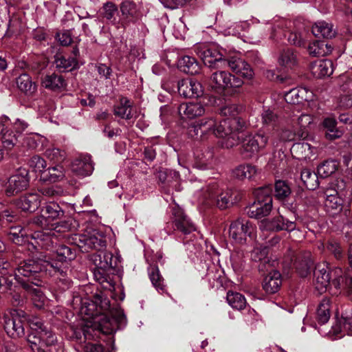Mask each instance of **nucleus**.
<instances>
[{
	"label": "nucleus",
	"mask_w": 352,
	"mask_h": 352,
	"mask_svg": "<svg viewBox=\"0 0 352 352\" xmlns=\"http://www.w3.org/2000/svg\"><path fill=\"white\" fill-rule=\"evenodd\" d=\"M297 273L301 277H306L311 272L313 260L310 252H305L297 255L294 263Z\"/></svg>",
	"instance_id": "28"
},
{
	"label": "nucleus",
	"mask_w": 352,
	"mask_h": 352,
	"mask_svg": "<svg viewBox=\"0 0 352 352\" xmlns=\"http://www.w3.org/2000/svg\"><path fill=\"white\" fill-rule=\"evenodd\" d=\"M36 245L43 249L50 250L54 248L56 243V237L52 236L50 233L37 232L33 235Z\"/></svg>",
	"instance_id": "41"
},
{
	"label": "nucleus",
	"mask_w": 352,
	"mask_h": 352,
	"mask_svg": "<svg viewBox=\"0 0 352 352\" xmlns=\"http://www.w3.org/2000/svg\"><path fill=\"white\" fill-rule=\"evenodd\" d=\"M228 304L236 310H241L246 307L245 297L238 292H228L226 297Z\"/></svg>",
	"instance_id": "50"
},
{
	"label": "nucleus",
	"mask_w": 352,
	"mask_h": 352,
	"mask_svg": "<svg viewBox=\"0 0 352 352\" xmlns=\"http://www.w3.org/2000/svg\"><path fill=\"white\" fill-rule=\"evenodd\" d=\"M132 109L133 102L126 97H121L118 104L113 107V113L122 119L130 120L133 118Z\"/></svg>",
	"instance_id": "36"
},
{
	"label": "nucleus",
	"mask_w": 352,
	"mask_h": 352,
	"mask_svg": "<svg viewBox=\"0 0 352 352\" xmlns=\"http://www.w3.org/2000/svg\"><path fill=\"white\" fill-rule=\"evenodd\" d=\"M56 254L57 255L58 261L54 260L48 261L56 262L58 266H61L67 272V269L63 266V263H67L75 259L76 256V250L65 245H60L56 249ZM46 261H44L43 263H38V264H45V262ZM54 276H57V278H58L60 281H62L65 287H69L70 281L68 278H67V274L64 278L61 276L60 274Z\"/></svg>",
	"instance_id": "14"
},
{
	"label": "nucleus",
	"mask_w": 352,
	"mask_h": 352,
	"mask_svg": "<svg viewBox=\"0 0 352 352\" xmlns=\"http://www.w3.org/2000/svg\"><path fill=\"white\" fill-rule=\"evenodd\" d=\"M217 121L213 118H205L188 128V134L193 138L203 140L210 135H214Z\"/></svg>",
	"instance_id": "11"
},
{
	"label": "nucleus",
	"mask_w": 352,
	"mask_h": 352,
	"mask_svg": "<svg viewBox=\"0 0 352 352\" xmlns=\"http://www.w3.org/2000/svg\"><path fill=\"white\" fill-rule=\"evenodd\" d=\"M314 98L313 91L306 87L292 89L285 94V100L290 104H301L303 102L312 101Z\"/></svg>",
	"instance_id": "22"
},
{
	"label": "nucleus",
	"mask_w": 352,
	"mask_h": 352,
	"mask_svg": "<svg viewBox=\"0 0 352 352\" xmlns=\"http://www.w3.org/2000/svg\"><path fill=\"white\" fill-rule=\"evenodd\" d=\"M291 192V188L286 182L278 180L275 183L274 196L278 199H285L290 195Z\"/></svg>",
	"instance_id": "54"
},
{
	"label": "nucleus",
	"mask_w": 352,
	"mask_h": 352,
	"mask_svg": "<svg viewBox=\"0 0 352 352\" xmlns=\"http://www.w3.org/2000/svg\"><path fill=\"white\" fill-rule=\"evenodd\" d=\"M41 204L40 195L37 193H28L15 201V205L23 211L33 212Z\"/></svg>",
	"instance_id": "27"
},
{
	"label": "nucleus",
	"mask_w": 352,
	"mask_h": 352,
	"mask_svg": "<svg viewBox=\"0 0 352 352\" xmlns=\"http://www.w3.org/2000/svg\"><path fill=\"white\" fill-rule=\"evenodd\" d=\"M117 13L118 7L111 1L104 3L100 10L101 16L110 21L111 24L116 25V28L118 26V22H116V15Z\"/></svg>",
	"instance_id": "48"
},
{
	"label": "nucleus",
	"mask_w": 352,
	"mask_h": 352,
	"mask_svg": "<svg viewBox=\"0 0 352 352\" xmlns=\"http://www.w3.org/2000/svg\"><path fill=\"white\" fill-rule=\"evenodd\" d=\"M351 186H348L343 179H336L331 187L327 190H334L336 194L344 199L349 197Z\"/></svg>",
	"instance_id": "58"
},
{
	"label": "nucleus",
	"mask_w": 352,
	"mask_h": 352,
	"mask_svg": "<svg viewBox=\"0 0 352 352\" xmlns=\"http://www.w3.org/2000/svg\"><path fill=\"white\" fill-rule=\"evenodd\" d=\"M149 278L154 287L161 293L166 292V285L164 280L160 274V270L157 266H150L148 269Z\"/></svg>",
	"instance_id": "43"
},
{
	"label": "nucleus",
	"mask_w": 352,
	"mask_h": 352,
	"mask_svg": "<svg viewBox=\"0 0 352 352\" xmlns=\"http://www.w3.org/2000/svg\"><path fill=\"white\" fill-rule=\"evenodd\" d=\"M337 122L333 118H327L323 121V126L326 129L325 137L329 140L340 138L342 132L336 127Z\"/></svg>",
	"instance_id": "45"
},
{
	"label": "nucleus",
	"mask_w": 352,
	"mask_h": 352,
	"mask_svg": "<svg viewBox=\"0 0 352 352\" xmlns=\"http://www.w3.org/2000/svg\"><path fill=\"white\" fill-rule=\"evenodd\" d=\"M79 55L78 49L74 47L72 55L66 57L62 54H57L55 58V64L58 69L62 71H72L78 65L77 57Z\"/></svg>",
	"instance_id": "30"
},
{
	"label": "nucleus",
	"mask_w": 352,
	"mask_h": 352,
	"mask_svg": "<svg viewBox=\"0 0 352 352\" xmlns=\"http://www.w3.org/2000/svg\"><path fill=\"white\" fill-rule=\"evenodd\" d=\"M121 17L118 21L117 29L124 30L131 23L135 21L137 8L136 5L129 0L123 1L120 6Z\"/></svg>",
	"instance_id": "21"
},
{
	"label": "nucleus",
	"mask_w": 352,
	"mask_h": 352,
	"mask_svg": "<svg viewBox=\"0 0 352 352\" xmlns=\"http://www.w3.org/2000/svg\"><path fill=\"white\" fill-rule=\"evenodd\" d=\"M229 67L233 72L248 79H251L254 75L250 65L240 58L226 59L225 67Z\"/></svg>",
	"instance_id": "24"
},
{
	"label": "nucleus",
	"mask_w": 352,
	"mask_h": 352,
	"mask_svg": "<svg viewBox=\"0 0 352 352\" xmlns=\"http://www.w3.org/2000/svg\"><path fill=\"white\" fill-rule=\"evenodd\" d=\"M25 235L24 230L21 226L11 227L8 234L9 240L19 245L25 243Z\"/></svg>",
	"instance_id": "56"
},
{
	"label": "nucleus",
	"mask_w": 352,
	"mask_h": 352,
	"mask_svg": "<svg viewBox=\"0 0 352 352\" xmlns=\"http://www.w3.org/2000/svg\"><path fill=\"white\" fill-rule=\"evenodd\" d=\"M338 163L336 160H327L318 166V175L326 178L333 174L338 169Z\"/></svg>",
	"instance_id": "49"
},
{
	"label": "nucleus",
	"mask_w": 352,
	"mask_h": 352,
	"mask_svg": "<svg viewBox=\"0 0 352 352\" xmlns=\"http://www.w3.org/2000/svg\"><path fill=\"white\" fill-rule=\"evenodd\" d=\"M278 61L281 65L292 67L296 63V56L294 54L292 49L287 48L281 52Z\"/></svg>",
	"instance_id": "53"
},
{
	"label": "nucleus",
	"mask_w": 352,
	"mask_h": 352,
	"mask_svg": "<svg viewBox=\"0 0 352 352\" xmlns=\"http://www.w3.org/2000/svg\"><path fill=\"white\" fill-rule=\"evenodd\" d=\"M332 46L324 41H315L308 45L307 50L314 57L324 56L332 52Z\"/></svg>",
	"instance_id": "38"
},
{
	"label": "nucleus",
	"mask_w": 352,
	"mask_h": 352,
	"mask_svg": "<svg viewBox=\"0 0 352 352\" xmlns=\"http://www.w3.org/2000/svg\"><path fill=\"white\" fill-rule=\"evenodd\" d=\"M172 228L173 232L187 236L196 230V226L190 219L179 208L173 210Z\"/></svg>",
	"instance_id": "13"
},
{
	"label": "nucleus",
	"mask_w": 352,
	"mask_h": 352,
	"mask_svg": "<svg viewBox=\"0 0 352 352\" xmlns=\"http://www.w3.org/2000/svg\"><path fill=\"white\" fill-rule=\"evenodd\" d=\"M43 270L48 272L51 275L60 274L63 278L66 272L61 266H58L56 262H45V264H38V262L30 259L23 261L19 264L16 268V279L21 286L31 294L34 305L38 309L45 306L46 297L38 287L41 280L36 279V274Z\"/></svg>",
	"instance_id": "1"
},
{
	"label": "nucleus",
	"mask_w": 352,
	"mask_h": 352,
	"mask_svg": "<svg viewBox=\"0 0 352 352\" xmlns=\"http://www.w3.org/2000/svg\"><path fill=\"white\" fill-rule=\"evenodd\" d=\"M269 250L265 246H258L254 248L251 253L252 261L258 262V268L261 272H266L275 266L277 263L276 260H272L268 256Z\"/></svg>",
	"instance_id": "17"
},
{
	"label": "nucleus",
	"mask_w": 352,
	"mask_h": 352,
	"mask_svg": "<svg viewBox=\"0 0 352 352\" xmlns=\"http://www.w3.org/2000/svg\"><path fill=\"white\" fill-rule=\"evenodd\" d=\"M45 157L51 162L60 164L66 158L64 151L58 148H49L45 152Z\"/></svg>",
	"instance_id": "57"
},
{
	"label": "nucleus",
	"mask_w": 352,
	"mask_h": 352,
	"mask_svg": "<svg viewBox=\"0 0 352 352\" xmlns=\"http://www.w3.org/2000/svg\"><path fill=\"white\" fill-rule=\"evenodd\" d=\"M327 250L331 253L337 260H340L344 256V252L340 244L333 240H330L326 245Z\"/></svg>",
	"instance_id": "62"
},
{
	"label": "nucleus",
	"mask_w": 352,
	"mask_h": 352,
	"mask_svg": "<svg viewBox=\"0 0 352 352\" xmlns=\"http://www.w3.org/2000/svg\"><path fill=\"white\" fill-rule=\"evenodd\" d=\"M16 85L21 91L28 95L32 94L36 90L35 83L27 74H23L16 78Z\"/></svg>",
	"instance_id": "46"
},
{
	"label": "nucleus",
	"mask_w": 352,
	"mask_h": 352,
	"mask_svg": "<svg viewBox=\"0 0 352 352\" xmlns=\"http://www.w3.org/2000/svg\"><path fill=\"white\" fill-rule=\"evenodd\" d=\"M312 33L316 37L330 38L335 36L336 32L331 23L326 21H318L311 28Z\"/></svg>",
	"instance_id": "40"
},
{
	"label": "nucleus",
	"mask_w": 352,
	"mask_h": 352,
	"mask_svg": "<svg viewBox=\"0 0 352 352\" xmlns=\"http://www.w3.org/2000/svg\"><path fill=\"white\" fill-rule=\"evenodd\" d=\"M255 201L267 202L270 199V202L272 204V188L270 186H263L258 188L254 191Z\"/></svg>",
	"instance_id": "60"
},
{
	"label": "nucleus",
	"mask_w": 352,
	"mask_h": 352,
	"mask_svg": "<svg viewBox=\"0 0 352 352\" xmlns=\"http://www.w3.org/2000/svg\"><path fill=\"white\" fill-rule=\"evenodd\" d=\"M330 300L324 298L320 301L316 311L317 320L320 324H325L330 318Z\"/></svg>",
	"instance_id": "47"
},
{
	"label": "nucleus",
	"mask_w": 352,
	"mask_h": 352,
	"mask_svg": "<svg viewBox=\"0 0 352 352\" xmlns=\"http://www.w3.org/2000/svg\"><path fill=\"white\" fill-rule=\"evenodd\" d=\"M30 332L27 336V342L34 352H44L45 346L57 343V337L51 329L44 325L38 318L30 322Z\"/></svg>",
	"instance_id": "2"
},
{
	"label": "nucleus",
	"mask_w": 352,
	"mask_h": 352,
	"mask_svg": "<svg viewBox=\"0 0 352 352\" xmlns=\"http://www.w3.org/2000/svg\"><path fill=\"white\" fill-rule=\"evenodd\" d=\"M30 178L28 170L25 168H19L12 175L5 185V194L8 197L15 196L19 192L26 190L29 186Z\"/></svg>",
	"instance_id": "10"
},
{
	"label": "nucleus",
	"mask_w": 352,
	"mask_h": 352,
	"mask_svg": "<svg viewBox=\"0 0 352 352\" xmlns=\"http://www.w3.org/2000/svg\"><path fill=\"white\" fill-rule=\"evenodd\" d=\"M28 164L30 167L36 173H41L46 170V162L38 155L32 157Z\"/></svg>",
	"instance_id": "63"
},
{
	"label": "nucleus",
	"mask_w": 352,
	"mask_h": 352,
	"mask_svg": "<svg viewBox=\"0 0 352 352\" xmlns=\"http://www.w3.org/2000/svg\"><path fill=\"white\" fill-rule=\"evenodd\" d=\"M74 240L82 252H89L90 250H101L107 245L105 236L99 232L76 235Z\"/></svg>",
	"instance_id": "9"
},
{
	"label": "nucleus",
	"mask_w": 352,
	"mask_h": 352,
	"mask_svg": "<svg viewBox=\"0 0 352 352\" xmlns=\"http://www.w3.org/2000/svg\"><path fill=\"white\" fill-rule=\"evenodd\" d=\"M272 208V204L268 199L267 202L254 201V203L246 207L245 210L250 217L259 219L268 215Z\"/></svg>",
	"instance_id": "29"
},
{
	"label": "nucleus",
	"mask_w": 352,
	"mask_h": 352,
	"mask_svg": "<svg viewBox=\"0 0 352 352\" xmlns=\"http://www.w3.org/2000/svg\"><path fill=\"white\" fill-rule=\"evenodd\" d=\"M313 117L309 114L302 113L297 118V124L299 125L300 130L297 133L298 137L305 139L308 135L307 128L313 122Z\"/></svg>",
	"instance_id": "51"
},
{
	"label": "nucleus",
	"mask_w": 352,
	"mask_h": 352,
	"mask_svg": "<svg viewBox=\"0 0 352 352\" xmlns=\"http://www.w3.org/2000/svg\"><path fill=\"white\" fill-rule=\"evenodd\" d=\"M41 84L45 89L54 91H61L66 87V82L63 76L56 74L45 76Z\"/></svg>",
	"instance_id": "37"
},
{
	"label": "nucleus",
	"mask_w": 352,
	"mask_h": 352,
	"mask_svg": "<svg viewBox=\"0 0 352 352\" xmlns=\"http://www.w3.org/2000/svg\"><path fill=\"white\" fill-rule=\"evenodd\" d=\"M65 212L56 202L50 201L41 208V214L33 217L30 223L43 229H50V226L54 221L60 219L64 217Z\"/></svg>",
	"instance_id": "6"
},
{
	"label": "nucleus",
	"mask_w": 352,
	"mask_h": 352,
	"mask_svg": "<svg viewBox=\"0 0 352 352\" xmlns=\"http://www.w3.org/2000/svg\"><path fill=\"white\" fill-rule=\"evenodd\" d=\"M241 107L236 104H229L222 107L220 109V113L227 118H239V114Z\"/></svg>",
	"instance_id": "64"
},
{
	"label": "nucleus",
	"mask_w": 352,
	"mask_h": 352,
	"mask_svg": "<svg viewBox=\"0 0 352 352\" xmlns=\"http://www.w3.org/2000/svg\"><path fill=\"white\" fill-rule=\"evenodd\" d=\"M254 227L248 221L239 219L233 221L229 228V236L235 243H245L247 236H251Z\"/></svg>",
	"instance_id": "12"
},
{
	"label": "nucleus",
	"mask_w": 352,
	"mask_h": 352,
	"mask_svg": "<svg viewBox=\"0 0 352 352\" xmlns=\"http://www.w3.org/2000/svg\"><path fill=\"white\" fill-rule=\"evenodd\" d=\"M178 113L182 119H194L204 115L205 108L199 102L182 103L178 107Z\"/></svg>",
	"instance_id": "25"
},
{
	"label": "nucleus",
	"mask_w": 352,
	"mask_h": 352,
	"mask_svg": "<svg viewBox=\"0 0 352 352\" xmlns=\"http://www.w3.org/2000/svg\"><path fill=\"white\" fill-rule=\"evenodd\" d=\"M205 204L210 206H216L221 210L229 208L233 204L232 191L223 190L216 183L208 185L204 191Z\"/></svg>",
	"instance_id": "4"
},
{
	"label": "nucleus",
	"mask_w": 352,
	"mask_h": 352,
	"mask_svg": "<svg viewBox=\"0 0 352 352\" xmlns=\"http://www.w3.org/2000/svg\"><path fill=\"white\" fill-rule=\"evenodd\" d=\"M16 272H15V274ZM17 280L13 278L12 275L8 274L0 276V292L1 293H8L13 291V288L15 287L13 280Z\"/></svg>",
	"instance_id": "59"
},
{
	"label": "nucleus",
	"mask_w": 352,
	"mask_h": 352,
	"mask_svg": "<svg viewBox=\"0 0 352 352\" xmlns=\"http://www.w3.org/2000/svg\"><path fill=\"white\" fill-rule=\"evenodd\" d=\"M291 153L292 156L298 160H307L315 157L316 148L307 142H301L293 144Z\"/></svg>",
	"instance_id": "26"
},
{
	"label": "nucleus",
	"mask_w": 352,
	"mask_h": 352,
	"mask_svg": "<svg viewBox=\"0 0 352 352\" xmlns=\"http://www.w3.org/2000/svg\"><path fill=\"white\" fill-rule=\"evenodd\" d=\"M179 69L186 74L195 75L199 72L200 66L197 60L192 56H184L178 61Z\"/></svg>",
	"instance_id": "39"
},
{
	"label": "nucleus",
	"mask_w": 352,
	"mask_h": 352,
	"mask_svg": "<svg viewBox=\"0 0 352 352\" xmlns=\"http://www.w3.org/2000/svg\"><path fill=\"white\" fill-rule=\"evenodd\" d=\"M268 140V136L262 132L245 135L242 140L240 152L244 158H251L265 148Z\"/></svg>",
	"instance_id": "7"
},
{
	"label": "nucleus",
	"mask_w": 352,
	"mask_h": 352,
	"mask_svg": "<svg viewBox=\"0 0 352 352\" xmlns=\"http://www.w3.org/2000/svg\"><path fill=\"white\" fill-rule=\"evenodd\" d=\"M325 207L328 212L336 214L342 210L344 198L338 195L334 190H326Z\"/></svg>",
	"instance_id": "31"
},
{
	"label": "nucleus",
	"mask_w": 352,
	"mask_h": 352,
	"mask_svg": "<svg viewBox=\"0 0 352 352\" xmlns=\"http://www.w3.org/2000/svg\"><path fill=\"white\" fill-rule=\"evenodd\" d=\"M332 270L326 263L316 265L314 270L315 286L320 293L325 292L331 283H332L333 279Z\"/></svg>",
	"instance_id": "15"
},
{
	"label": "nucleus",
	"mask_w": 352,
	"mask_h": 352,
	"mask_svg": "<svg viewBox=\"0 0 352 352\" xmlns=\"http://www.w3.org/2000/svg\"><path fill=\"white\" fill-rule=\"evenodd\" d=\"M210 78V85L213 88L221 90L237 89L243 85V80L222 69H215Z\"/></svg>",
	"instance_id": "8"
},
{
	"label": "nucleus",
	"mask_w": 352,
	"mask_h": 352,
	"mask_svg": "<svg viewBox=\"0 0 352 352\" xmlns=\"http://www.w3.org/2000/svg\"><path fill=\"white\" fill-rule=\"evenodd\" d=\"M311 69L313 74L318 78L329 76L333 72V64L329 59L319 60L311 65Z\"/></svg>",
	"instance_id": "34"
},
{
	"label": "nucleus",
	"mask_w": 352,
	"mask_h": 352,
	"mask_svg": "<svg viewBox=\"0 0 352 352\" xmlns=\"http://www.w3.org/2000/svg\"><path fill=\"white\" fill-rule=\"evenodd\" d=\"M261 120L264 126L274 129L278 123L279 118L274 110L267 109H264L261 113Z\"/></svg>",
	"instance_id": "55"
},
{
	"label": "nucleus",
	"mask_w": 352,
	"mask_h": 352,
	"mask_svg": "<svg viewBox=\"0 0 352 352\" xmlns=\"http://www.w3.org/2000/svg\"><path fill=\"white\" fill-rule=\"evenodd\" d=\"M232 173L233 176L238 179H250L256 175L257 169L255 166L252 164H241L236 167Z\"/></svg>",
	"instance_id": "42"
},
{
	"label": "nucleus",
	"mask_w": 352,
	"mask_h": 352,
	"mask_svg": "<svg viewBox=\"0 0 352 352\" xmlns=\"http://www.w3.org/2000/svg\"><path fill=\"white\" fill-rule=\"evenodd\" d=\"M269 274L265 277L263 283V289L268 294L277 292L281 285V274L277 270H270Z\"/></svg>",
	"instance_id": "32"
},
{
	"label": "nucleus",
	"mask_w": 352,
	"mask_h": 352,
	"mask_svg": "<svg viewBox=\"0 0 352 352\" xmlns=\"http://www.w3.org/2000/svg\"><path fill=\"white\" fill-rule=\"evenodd\" d=\"M94 168L91 156L88 155L80 156L72 163V172L80 177L90 175Z\"/></svg>",
	"instance_id": "23"
},
{
	"label": "nucleus",
	"mask_w": 352,
	"mask_h": 352,
	"mask_svg": "<svg viewBox=\"0 0 352 352\" xmlns=\"http://www.w3.org/2000/svg\"><path fill=\"white\" fill-rule=\"evenodd\" d=\"M98 259H95L96 265L102 270H108L114 267L113 263V254L111 252H101L97 255Z\"/></svg>",
	"instance_id": "52"
},
{
	"label": "nucleus",
	"mask_w": 352,
	"mask_h": 352,
	"mask_svg": "<svg viewBox=\"0 0 352 352\" xmlns=\"http://www.w3.org/2000/svg\"><path fill=\"white\" fill-rule=\"evenodd\" d=\"M333 274L332 285L336 289L344 291L346 293L352 286V278L344 275L341 268L336 267L331 271Z\"/></svg>",
	"instance_id": "35"
},
{
	"label": "nucleus",
	"mask_w": 352,
	"mask_h": 352,
	"mask_svg": "<svg viewBox=\"0 0 352 352\" xmlns=\"http://www.w3.org/2000/svg\"><path fill=\"white\" fill-rule=\"evenodd\" d=\"M204 63L212 69H223L226 59L223 58L221 52L215 48H204L199 52Z\"/></svg>",
	"instance_id": "18"
},
{
	"label": "nucleus",
	"mask_w": 352,
	"mask_h": 352,
	"mask_svg": "<svg viewBox=\"0 0 352 352\" xmlns=\"http://www.w3.org/2000/svg\"><path fill=\"white\" fill-rule=\"evenodd\" d=\"M213 153L210 149H206L204 151L197 150L195 153V160L193 167L199 170H206L209 168L213 163Z\"/></svg>",
	"instance_id": "33"
},
{
	"label": "nucleus",
	"mask_w": 352,
	"mask_h": 352,
	"mask_svg": "<svg viewBox=\"0 0 352 352\" xmlns=\"http://www.w3.org/2000/svg\"><path fill=\"white\" fill-rule=\"evenodd\" d=\"M177 90L184 98H198L203 94L200 82L192 78H186L177 82Z\"/></svg>",
	"instance_id": "20"
},
{
	"label": "nucleus",
	"mask_w": 352,
	"mask_h": 352,
	"mask_svg": "<svg viewBox=\"0 0 352 352\" xmlns=\"http://www.w3.org/2000/svg\"><path fill=\"white\" fill-rule=\"evenodd\" d=\"M45 172L47 173L48 179L52 182H55L64 177V168L60 164L50 167Z\"/></svg>",
	"instance_id": "61"
},
{
	"label": "nucleus",
	"mask_w": 352,
	"mask_h": 352,
	"mask_svg": "<svg viewBox=\"0 0 352 352\" xmlns=\"http://www.w3.org/2000/svg\"><path fill=\"white\" fill-rule=\"evenodd\" d=\"M318 175L310 169L305 168L301 171L300 178L308 190H314L319 186Z\"/></svg>",
	"instance_id": "44"
},
{
	"label": "nucleus",
	"mask_w": 352,
	"mask_h": 352,
	"mask_svg": "<svg viewBox=\"0 0 352 352\" xmlns=\"http://www.w3.org/2000/svg\"><path fill=\"white\" fill-rule=\"evenodd\" d=\"M259 227L263 230L291 232L295 230L296 223L293 221L285 219L283 216L278 215L271 219H263L261 221Z\"/></svg>",
	"instance_id": "16"
},
{
	"label": "nucleus",
	"mask_w": 352,
	"mask_h": 352,
	"mask_svg": "<svg viewBox=\"0 0 352 352\" xmlns=\"http://www.w3.org/2000/svg\"><path fill=\"white\" fill-rule=\"evenodd\" d=\"M245 127V122L241 118H227L217 122L215 136L226 138L225 145L227 148L237 144L239 140V133Z\"/></svg>",
	"instance_id": "3"
},
{
	"label": "nucleus",
	"mask_w": 352,
	"mask_h": 352,
	"mask_svg": "<svg viewBox=\"0 0 352 352\" xmlns=\"http://www.w3.org/2000/svg\"><path fill=\"white\" fill-rule=\"evenodd\" d=\"M30 322L27 314L23 310H14L10 317H4V329L12 338H19L25 336V329Z\"/></svg>",
	"instance_id": "5"
},
{
	"label": "nucleus",
	"mask_w": 352,
	"mask_h": 352,
	"mask_svg": "<svg viewBox=\"0 0 352 352\" xmlns=\"http://www.w3.org/2000/svg\"><path fill=\"white\" fill-rule=\"evenodd\" d=\"M9 118H3L0 120V142L4 149L11 151L18 143L19 135L8 128Z\"/></svg>",
	"instance_id": "19"
}]
</instances>
